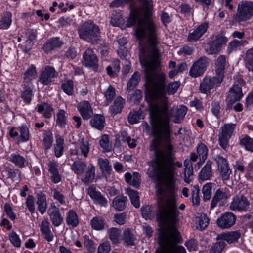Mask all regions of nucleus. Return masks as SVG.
Returning a JSON list of instances; mask_svg holds the SVG:
<instances>
[{
	"mask_svg": "<svg viewBox=\"0 0 253 253\" xmlns=\"http://www.w3.org/2000/svg\"><path fill=\"white\" fill-rule=\"evenodd\" d=\"M160 57L158 48L140 49L139 60L144 68L145 98L149 104L152 134L154 137L151 150L154 152V157L148 162L152 168L148 169L147 174L149 177H157L158 179L170 183L177 175L176 167L181 168L182 164L175 161L172 152L169 125L172 114L169 110L167 93H175L180 83L172 82L166 85V74L158 70Z\"/></svg>",
	"mask_w": 253,
	"mask_h": 253,
	"instance_id": "obj_1",
	"label": "nucleus"
},
{
	"mask_svg": "<svg viewBox=\"0 0 253 253\" xmlns=\"http://www.w3.org/2000/svg\"><path fill=\"white\" fill-rule=\"evenodd\" d=\"M174 176L172 183L158 179L157 177H149L157 180V194L156 220L161 230L159 237L160 247L156 253H186L184 247L176 244L182 242V238L176 225L179 222L180 212L176 201L172 195L176 181Z\"/></svg>",
	"mask_w": 253,
	"mask_h": 253,
	"instance_id": "obj_2",
	"label": "nucleus"
},
{
	"mask_svg": "<svg viewBox=\"0 0 253 253\" xmlns=\"http://www.w3.org/2000/svg\"><path fill=\"white\" fill-rule=\"evenodd\" d=\"M132 0H114L109 4L110 8L122 7ZM144 10L143 18L141 26L139 25L134 29V35L140 42L147 39L149 46L147 47H158L157 28L154 20L152 19L153 5L149 0H139ZM139 47H145L141 43Z\"/></svg>",
	"mask_w": 253,
	"mask_h": 253,
	"instance_id": "obj_3",
	"label": "nucleus"
},
{
	"mask_svg": "<svg viewBox=\"0 0 253 253\" xmlns=\"http://www.w3.org/2000/svg\"><path fill=\"white\" fill-rule=\"evenodd\" d=\"M78 33L81 39L92 44H97L100 41V29L97 25L91 20L86 21L79 29Z\"/></svg>",
	"mask_w": 253,
	"mask_h": 253,
	"instance_id": "obj_4",
	"label": "nucleus"
},
{
	"mask_svg": "<svg viewBox=\"0 0 253 253\" xmlns=\"http://www.w3.org/2000/svg\"><path fill=\"white\" fill-rule=\"evenodd\" d=\"M253 16V2L242 1L239 4L237 11L233 19L238 22H244L250 20Z\"/></svg>",
	"mask_w": 253,
	"mask_h": 253,
	"instance_id": "obj_5",
	"label": "nucleus"
},
{
	"mask_svg": "<svg viewBox=\"0 0 253 253\" xmlns=\"http://www.w3.org/2000/svg\"><path fill=\"white\" fill-rule=\"evenodd\" d=\"M235 127L234 124H226L221 127V132L218 135V141L220 146L226 150Z\"/></svg>",
	"mask_w": 253,
	"mask_h": 253,
	"instance_id": "obj_6",
	"label": "nucleus"
},
{
	"mask_svg": "<svg viewBox=\"0 0 253 253\" xmlns=\"http://www.w3.org/2000/svg\"><path fill=\"white\" fill-rule=\"evenodd\" d=\"M209 63V59L207 57H201L195 62L191 67L189 71L190 76L194 78L201 76L205 71Z\"/></svg>",
	"mask_w": 253,
	"mask_h": 253,
	"instance_id": "obj_7",
	"label": "nucleus"
},
{
	"mask_svg": "<svg viewBox=\"0 0 253 253\" xmlns=\"http://www.w3.org/2000/svg\"><path fill=\"white\" fill-rule=\"evenodd\" d=\"M219 77L216 75V77H205L200 84V90L202 93L208 94L210 93L211 89L215 86L220 84L223 81V79L219 82Z\"/></svg>",
	"mask_w": 253,
	"mask_h": 253,
	"instance_id": "obj_8",
	"label": "nucleus"
},
{
	"mask_svg": "<svg viewBox=\"0 0 253 253\" xmlns=\"http://www.w3.org/2000/svg\"><path fill=\"white\" fill-rule=\"evenodd\" d=\"M236 220V215L232 212H227L217 219L216 224L222 229H228L235 224Z\"/></svg>",
	"mask_w": 253,
	"mask_h": 253,
	"instance_id": "obj_9",
	"label": "nucleus"
},
{
	"mask_svg": "<svg viewBox=\"0 0 253 253\" xmlns=\"http://www.w3.org/2000/svg\"><path fill=\"white\" fill-rule=\"evenodd\" d=\"M250 205V202L243 195L235 196L231 202L230 208L232 211H246Z\"/></svg>",
	"mask_w": 253,
	"mask_h": 253,
	"instance_id": "obj_10",
	"label": "nucleus"
},
{
	"mask_svg": "<svg viewBox=\"0 0 253 253\" xmlns=\"http://www.w3.org/2000/svg\"><path fill=\"white\" fill-rule=\"evenodd\" d=\"M98 59L92 50L88 48L84 54L83 64L96 71L97 70Z\"/></svg>",
	"mask_w": 253,
	"mask_h": 253,
	"instance_id": "obj_11",
	"label": "nucleus"
},
{
	"mask_svg": "<svg viewBox=\"0 0 253 253\" xmlns=\"http://www.w3.org/2000/svg\"><path fill=\"white\" fill-rule=\"evenodd\" d=\"M57 73L53 67L46 66L42 71L40 81L44 85H48L53 81V79L57 76Z\"/></svg>",
	"mask_w": 253,
	"mask_h": 253,
	"instance_id": "obj_12",
	"label": "nucleus"
},
{
	"mask_svg": "<svg viewBox=\"0 0 253 253\" xmlns=\"http://www.w3.org/2000/svg\"><path fill=\"white\" fill-rule=\"evenodd\" d=\"M50 221L55 227L59 226L63 221V218L60 210L54 204H51L48 210Z\"/></svg>",
	"mask_w": 253,
	"mask_h": 253,
	"instance_id": "obj_13",
	"label": "nucleus"
},
{
	"mask_svg": "<svg viewBox=\"0 0 253 253\" xmlns=\"http://www.w3.org/2000/svg\"><path fill=\"white\" fill-rule=\"evenodd\" d=\"M215 160L218 166V169L223 179L227 180L230 173L228 164L226 159L223 157L217 155Z\"/></svg>",
	"mask_w": 253,
	"mask_h": 253,
	"instance_id": "obj_14",
	"label": "nucleus"
},
{
	"mask_svg": "<svg viewBox=\"0 0 253 253\" xmlns=\"http://www.w3.org/2000/svg\"><path fill=\"white\" fill-rule=\"evenodd\" d=\"M209 27V23L205 22L199 25L192 33H190L187 37L189 42H192L198 41L207 32Z\"/></svg>",
	"mask_w": 253,
	"mask_h": 253,
	"instance_id": "obj_15",
	"label": "nucleus"
},
{
	"mask_svg": "<svg viewBox=\"0 0 253 253\" xmlns=\"http://www.w3.org/2000/svg\"><path fill=\"white\" fill-rule=\"evenodd\" d=\"M212 162L209 160L201 169L198 175L200 182L210 180L212 176Z\"/></svg>",
	"mask_w": 253,
	"mask_h": 253,
	"instance_id": "obj_16",
	"label": "nucleus"
},
{
	"mask_svg": "<svg viewBox=\"0 0 253 253\" xmlns=\"http://www.w3.org/2000/svg\"><path fill=\"white\" fill-rule=\"evenodd\" d=\"M87 193L95 203L103 206H105L107 205V202L106 198L102 196L100 192L96 191V188L93 186L88 188Z\"/></svg>",
	"mask_w": 253,
	"mask_h": 253,
	"instance_id": "obj_17",
	"label": "nucleus"
},
{
	"mask_svg": "<svg viewBox=\"0 0 253 253\" xmlns=\"http://www.w3.org/2000/svg\"><path fill=\"white\" fill-rule=\"evenodd\" d=\"M78 109L84 120L89 119L93 115V110L88 101H84L81 102L78 106Z\"/></svg>",
	"mask_w": 253,
	"mask_h": 253,
	"instance_id": "obj_18",
	"label": "nucleus"
},
{
	"mask_svg": "<svg viewBox=\"0 0 253 253\" xmlns=\"http://www.w3.org/2000/svg\"><path fill=\"white\" fill-rule=\"evenodd\" d=\"M48 170L51 174V179L54 183H58L61 180L59 174L58 164L55 161H50L48 164Z\"/></svg>",
	"mask_w": 253,
	"mask_h": 253,
	"instance_id": "obj_19",
	"label": "nucleus"
},
{
	"mask_svg": "<svg viewBox=\"0 0 253 253\" xmlns=\"http://www.w3.org/2000/svg\"><path fill=\"white\" fill-rule=\"evenodd\" d=\"M40 230L44 239L47 242H51L53 240L54 235L50 229L49 222L45 219L43 220L40 225Z\"/></svg>",
	"mask_w": 253,
	"mask_h": 253,
	"instance_id": "obj_20",
	"label": "nucleus"
},
{
	"mask_svg": "<svg viewBox=\"0 0 253 253\" xmlns=\"http://www.w3.org/2000/svg\"><path fill=\"white\" fill-rule=\"evenodd\" d=\"M129 10L130 12L126 21V27L128 28L134 26L139 18V12L137 8L131 5Z\"/></svg>",
	"mask_w": 253,
	"mask_h": 253,
	"instance_id": "obj_21",
	"label": "nucleus"
},
{
	"mask_svg": "<svg viewBox=\"0 0 253 253\" xmlns=\"http://www.w3.org/2000/svg\"><path fill=\"white\" fill-rule=\"evenodd\" d=\"M8 160L19 168H23L28 165L26 159L18 152L11 154L8 156Z\"/></svg>",
	"mask_w": 253,
	"mask_h": 253,
	"instance_id": "obj_22",
	"label": "nucleus"
},
{
	"mask_svg": "<svg viewBox=\"0 0 253 253\" xmlns=\"http://www.w3.org/2000/svg\"><path fill=\"white\" fill-rule=\"evenodd\" d=\"M241 236V233L238 231H231L227 233H222L218 234L217 236V240H222L226 241L228 243L231 244L237 241Z\"/></svg>",
	"mask_w": 253,
	"mask_h": 253,
	"instance_id": "obj_23",
	"label": "nucleus"
},
{
	"mask_svg": "<svg viewBox=\"0 0 253 253\" xmlns=\"http://www.w3.org/2000/svg\"><path fill=\"white\" fill-rule=\"evenodd\" d=\"M216 65V75L219 77V82L221 81V79H223L225 67L226 65V57L224 55H220L217 59L215 63Z\"/></svg>",
	"mask_w": 253,
	"mask_h": 253,
	"instance_id": "obj_24",
	"label": "nucleus"
},
{
	"mask_svg": "<svg viewBox=\"0 0 253 253\" xmlns=\"http://www.w3.org/2000/svg\"><path fill=\"white\" fill-rule=\"evenodd\" d=\"M228 197L226 192H223L221 189H218L213 195L210 205V209L212 210L216 207L220 202L226 200Z\"/></svg>",
	"mask_w": 253,
	"mask_h": 253,
	"instance_id": "obj_25",
	"label": "nucleus"
},
{
	"mask_svg": "<svg viewBox=\"0 0 253 253\" xmlns=\"http://www.w3.org/2000/svg\"><path fill=\"white\" fill-rule=\"evenodd\" d=\"M95 167L94 165L90 164L85 171L84 176L81 178V181L85 184H89L93 182L95 175Z\"/></svg>",
	"mask_w": 253,
	"mask_h": 253,
	"instance_id": "obj_26",
	"label": "nucleus"
},
{
	"mask_svg": "<svg viewBox=\"0 0 253 253\" xmlns=\"http://www.w3.org/2000/svg\"><path fill=\"white\" fill-rule=\"evenodd\" d=\"M127 202L126 197L119 195L114 199L112 202L113 206L116 210L122 211L126 208Z\"/></svg>",
	"mask_w": 253,
	"mask_h": 253,
	"instance_id": "obj_27",
	"label": "nucleus"
},
{
	"mask_svg": "<svg viewBox=\"0 0 253 253\" xmlns=\"http://www.w3.org/2000/svg\"><path fill=\"white\" fill-rule=\"evenodd\" d=\"M184 181L187 183L191 180V177L193 175V167L192 163L190 160L186 159L184 162Z\"/></svg>",
	"mask_w": 253,
	"mask_h": 253,
	"instance_id": "obj_28",
	"label": "nucleus"
},
{
	"mask_svg": "<svg viewBox=\"0 0 253 253\" xmlns=\"http://www.w3.org/2000/svg\"><path fill=\"white\" fill-rule=\"evenodd\" d=\"M5 170L8 178L12 179L13 181L19 182L21 181V172L19 169L13 167H6Z\"/></svg>",
	"mask_w": 253,
	"mask_h": 253,
	"instance_id": "obj_29",
	"label": "nucleus"
},
{
	"mask_svg": "<svg viewBox=\"0 0 253 253\" xmlns=\"http://www.w3.org/2000/svg\"><path fill=\"white\" fill-rule=\"evenodd\" d=\"M91 126L99 130H102L104 127L105 117L100 114H96L90 121Z\"/></svg>",
	"mask_w": 253,
	"mask_h": 253,
	"instance_id": "obj_30",
	"label": "nucleus"
},
{
	"mask_svg": "<svg viewBox=\"0 0 253 253\" xmlns=\"http://www.w3.org/2000/svg\"><path fill=\"white\" fill-rule=\"evenodd\" d=\"M98 164L102 174L105 175L111 174L112 168L108 159L100 158L98 159Z\"/></svg>",
	"mask_w": 253,
	"mask_h": 253,
	"instance_id": "obj_31",
	"label": "nucleus"
},
{
	"mask_svg": "<svg viewBox=\"0 0 253 253\" xmlns=\"http://www.w3.org/2000/svg\"><path fill=\"white\" fill-rule=\"evenodd\" d=\"M37 196V200L36 203L38 205V209L42 214H43L46 212L47 207L45 195L42 193H38Z\"/></svg>",
	"mask_w": 253,
	"mask_h": 253,
	"instance_id": "obj_32",
	"label": "nucleus"
},
{
	"mask_svg": "<svg viewBox=\"0 0 253 253\" xmlns=\"http://www.w3.org/2000/svg\"><path fill=\"white\" fill-rule=\"evenodd\" d=\"M125 101L121 97H118L115 100L113 105L110 107V112L112 114H117L120 113L124 107Z\"/></svg>",
	"mask_w": 253,
	"mask_h": 253,
	"instance_id": "obj_33",
	"label": "nucleus"
},
{
	"mask_svg": "<svg viewBox=\"0 0 253 253\" xmlns=\"http://www.w3.org/2000/svg\"><path fill=\"white\" fill-rule=\"evenodd\" d=\"M12 23V13L10 11L5 12L0 19V29H7Z\"/></svg>",
	"mask_w": 253,
	"mask_h": 253,
	"instance_id": "obj_34",
	"label": "nucleus"
},
{
	"mask_svg": "<svg viewBox=\"0 0 253 253\" xmlns=\"http://www.w3.org/2000/svg\"><path fill=\"white\" fill-rule=\"evenodd\" d=\"M123 240H124V244L127 246H133L135 245V238L130 229L127 228L124 230Z\"/></svg>",
	"mask_w": 253,
	"mask_h": 253,
	"instance_id": "obj_35",
	"label": "nucleus"
},
{
	"mask_svg": "<svg viewBox=\"0 0 253 253\" xmlns=\"http://www.w3.org/2000/svg\"><path fill=\"white\" fill-rule=\"evenodd\" d=\"M126 192L129 197L131 204L136 208H139L140 204L138 192L130 188H127L126 189Z\"/></svg>",
	"mask_w": 253,
	"mask_h": 253,
	"instance_id": "obj_36",
	"label": "nucleus"
},
{
	"mask_svg": "<svg viewBox=\"0 0 253 253\" xmlns=\"http://www.w3.org/2000/svg\"><path fill=\"white\" fill-rule=\"evenodd\" d=\"M38 111L39 113H42L44 118H50L52 115L53 108L48 103H44L38 106Z\"/></svg>",
	"mask_w": 253,
	"mask_h": 253,
	"instance_id": "obj_37",
	"label": "nucleus"
},
{
	"mask_svg": "<svg viewBox=\"0 0 253 253\" xmlns=\"http://www.w3.org/2000/svg\"><path fill=\"white\" fill-rule=\"evenodd\" d=\"M24 89L21 97L25 103L29 104L33 96V91L30 84H26L25 83L24 84Z\"/></svg>",
	"mask_w": 253,
	"mask_h": 253,
	"instance_id": "obj_38",
	"label": "nucleus"
},
{
	"mask_svg": "<svg viewBox=\"0 0 253 253\" xmlns=\"http://www.w3.org/2000/svg\"><path fill=\"white\" fill-rule=\"evenodd\" d=\"M86 164L84 162L75 161L71 166L72 170L78 176H82L86 168Z\"/></svg>",
	"mask_w": 253,
	"mask_h": 253,
	"instance_id": "obj_39",
	"label": "nucleus"
},
{
	"mask_svg": "<svg viewBox=\"0 0 253 253\" xmlns=\"http://www.w3.org/2000/svg\"><path fill=\"white\" fill-rule=\"evenodd\" d=\"M140 81L139 72L136 71L131 76V78L127 83L126 89L130 91L133 90L138 85Z\"/></svg>",
	"mask_w": 253,
	"mask_h": 253,
	"instance_id": "obj_40",
	"label": "nucleus"
},
{
	"mask_svg": "<svg viewBox=\"0 0 253 253\" xmlns=\"http://www.w3.org/2000/svg\"><path fill=\"white\" fill-rule=\"evenodd\" d=\"M63 42L58 37L50 38L43 44L42 47H61Z\"/></svg>",
	"mask_w": 253,
	"mask_h": 253,
	"instance_id": "obj_41",
	"label": "nucleus"
},
{
	"mask_svg": "<svg viewBox=\"0 0 253 253\" xmlns=\"http://www.w3.org/2000/svg\"><path fill=\"white\" fill-rule=\"evenodd\" d=\"M36 75V68L34 65H32L24 74V83L30 84L29 83L35 78Z\"/></svg>",
	"mask_w": 253,
	"mask_h": 253,
	"instance_id": "obj_42",
	"label": "nucleus"
},
{
	"mask_svg": "<svg viewBox=\"0 0 253 253\" xmlns=\"http://www.w3.org/2000/svg\"><path fill=\"white\" fill-rule=\"evenodd\" d=\"M213 183L209 182L204 185L202 188V192L203 195V200L206 202L209 201L212 195V188Z\"/></svg>",
	"mask_w": 253,
	"mask_h": 253,
	"instance_id": "obj_43",
	"label": "nucleus"
},
{
	"mask_svg": "<svg viewBox=\"0 0 253 253\" xmlns=\"http://www.w3.org/2000/svg\"><path fill=\"white\" fill-rule=\"evenodd\" d=\"M90 224L93 229L101 230L104 228L105 223L102 217L96 216L91 220Z\"/></svg>",
	"mask_w": 253,
	"mask_h": 253,
	"instance_id": "obj_44",
	"label": "nucleus"
},
{
	"mask_svg": "<svg viewBox=\"0 0 253 253\" xmlns=\"http://www.w3.org/2000/svg\"><path fill=\"white\" fill-rule=\"evenodd\" d=\"M124 22L123 16L120 12H113L110 19V24L114 27H119Z\"/></svg>",
	"mask_w": 253,
	"mask_h": 253,
	"instance_id": "obj_45",
	"label": "nucleus"
},
{
	"mask_svg": "<svg viewBox=\"0 0 253 253\" xmlns=\"http://www.w3.org/2000/svg\"><path fill=\"white\" fill-rule=\"evenodd\" d=\"M244 60L246 67L249 71H253V48L247 50Z\"/></svg>",
	"mask_w": 253,
	"mask_h": 253,
	"instance_id": "obj_46",
	"label": "nucleus"
},
{
	"mask_svg": "<svg viewBox=\"0 0 253 253\" xmlns=\"http://www.w3.org/2000/svg\"><path fill=\"white\" fill-rule=\"evenodd\" d=\"M109 237L113 244H117L119 243V237L121 231L116 228H111L109 229L108 231Z\"/></svg>",
	"mask_w": 253,
	"mask_h": 253,
	"instance_id": "obj_47",
	"label": "nucleus"
},
{
	"mask_svg": "<svg viewBox=\"0 0 253 253\" xmlns=\"http://www.w3.org/2000/svg\"><path fill=\"white\" fill-rule=\"evenodd\" d=\"M187 111V107L184 105H180L179 108L176 109L175 119L173 122L175 123H179L183 120Z\"/></svg>",
	"mask_w": 253,
	"mask_h": 253,
	"instance_id": "obj_48",
	"label": "nucleus"
},
{
	"mask_svg": "<svg viewBox=\"0 0 253 253\" xmlns=\"http://www.w3.org/2000/svg\"><path fill=\"white\" fill-rule=\"evenodd\" d=\"M228 95L237 101L239 100L243 96L241 87L238 85H234L231 88Z\"/></svg>",
	"mask_w": 253,
	"mask_h": 253,
	"instance_id": "obj_49",
	"label": "nucleus"
},
{
	"mask_svg": "<svg viewBox=\"0 0 253 253\" xmlns=\"http://www.w3.org/2000/svg\"><path fill=\"white\" fill-rule=\"evenodd\" d=\"M66 221L68 225H71L72 227H76L79 223L77 215L75 212L73 210H70L66 218Z\"/></svg>",
	"mask_w": 253,
	"mask_h": 253,
	"instance_id": "obj_50",
	"label": "nucleus"
},
{
	"mask_svg": "<svg viewBox=\"0 0 253 253\" xmlns=\"http://www.w3.org/2000/svg\"><path fill=\"white\" fill-rule=\"evenodd\" d=\"M240 144L246 150L253 152V138L247 136L241 139Z\"/></svg>",
	"mask_w": 253,
	"mask_h": 253,
	"instance_id": "obj_51",
	"label": "nucleus"
},
{
	"mask_svg": "<svg viewBox=\"0 0 253 253\" xmlns=\"http://www.w3.org/2000/svg\"><path fill=\"white\" fill-rule=\"evenodd\" d=\"M64 140L61 137H59L56 139V144L54 146L55 155L57 158H59L63 154L64 150L63 147Z\"/></svg>",
	"mask_w": 253,
	"mask_h": 253,
	"instance_id": "obj_52",
	"label": "nucleus"
},
{
	"mask_svg": "<svg viewBox=\"0 0 253 253\" xmlns=\"http://www.w3.org/2000/svg\"><path fill=\"white\" fill-rule=\"evenodd\" d=\"M200 189L198 185H195L193 187L192 194V202L193 205L195 206H198L200 205V198L199 196Z\"/></svg>",
	"mask_w": 253,
	"mask_h": 253,
	"instance_id": "obj_53",
	"label": "nucleus"
},
{
	"mask_svg": "<svg viewBox=\"0 0 253 253\" xmlns=\"http://www.w3.org/2000/svg\"><path fill=\"white\" fill-rule=\"evenodd\" d=\"M226 243L224 241H219L215 243L211 247L209 253H221L225 248Z\"/></svg>",
	"mask_w": 253,
	"mask_h": 253,
	"instance_id": "obj_54",
	"label": "nucleus"
},
{
	"mask_svg": "<svg viewBox=\"0 0 253 253\" xmlns=\"http://www.w3.org/2000/svg\"><path fill=\"white\" fill-rule=\"evenodd\" d=\"M100 145L101 147L104 149V151L109 152L112 148L111 143L109 141V136L107 135H103L101 137L100 140Z\"/></svg>",
	"mask_w": 253,
	"mask_h": 253,
	"instance_id": "obj_55",
	"label": "nucleus"
},
{
	"mask_svg": "<svg viewBox=\"0 0 253 253\" xmlns=\"http://www.w3.org/2000/svg\"><path fill=\"white\" fill-rule=\"evenodd\" d=\"M65 114V112L63 110H59L57 114L56 124L61 128L65 127L66 125V119Z\"/></svg>",
	"mask_w": 253,
	"mask_h": 253,
	"instance_id": "obj_56",
	"label": "nucleus"
},
{
	"mask_svg": "<svg viewBox=\"0 0 253 253\" xmlns=\"http://www.w3.org/2000/svg\"><path fill=\"white\" fill-rule=\"evenodd\" d=\"M104 95L106 97V105H108L112 102L116 95L114 88L110 85L105 92Z\"/></svg>",
	"mask_w": 253,
	"mask_h": 253,
	"instance_id": "obj_57",
	"label": "nucleus"
},
{
	"mask_svg": "<svg viewBox=\"0 0 253 253\" xmlns=\"http://www.w3.org/2000/svg\"><path fill=\"white\" fill-rule=\"evenodd\" d=\"M141 112L138 111L131 112L128 116V121L131 124L137 123L141 119Z\"/></svg>",
	"mask_w": 253,
	"mask_h": 253,
	"instance_id": "obj_58",
	"label": "nucleus"
},
{
	"mask_svg": "<svg viewBox=\"0 0 253 253\" xmlns=\"http://www.w3.org/2000/svg\"><path fill=\"white\" fill-rule=\"evenodd\" d=\"M208 149L207 147L203 143L199 144L197 148V152L199 156V158H202V160L204 158H207Z\"/></svg>",
	"mask_w": 253,
	"mask_h": 253,
	"instance_id": "obj_59",
	"label": "nucleus"
},
{
	"mask_svg": "<svg viewBox=\"0 0 253 253\" xmlns=\"http://www.w3.org/2000/svg\"><path fill=\"white\" fill-rule=\"evenodd\" d=\"M20 139L22 142H26L29 139V131L26 125H22L20 127Z\"/></svg>",
	"mask_w": 253,
	"mask_h": 253,
	"instance_id": "obj_60",
	"label": "nucleus"
},
{
	"mask_svg": "<svg viewBox=\"0 0 253 253\" xmlns=\"http://www.w3.org/2000/svg\"><path fill=\"white\" fill-rule=\"evenodd\" d=\"M141 211L143 217L146 219H151L152 217V207L150 205L142 206Z\"/></svg>",
	"mask_w": 253,
	"mask_h": 253,
	"instance_id": "obj_61",
	"label": "nucleus"
},
{
	"mask_svg": "<svg viewBox=\"0 0 253 253\" xmlns=\"http://www.w3.org/2000/svg\"><path fill=\"white\" fill-rule=\"evenodd\" d=\"M199 225L201 230H204L207 227L209 222V219L205 213H201L198 217Z\"/></svg>",
	"mask_w": 253,
	"mask_h": 253,
	"instance_id": "obj_62",
	"label": "nucleus"
},
{
	"mask_svg": "<svg viewBox=\"0 0 253 253\" xmlns=\"http://www.w3.org/2000/svg\"><path fill=\"white\" fill-rule=\"evenodd\" d=\"M53 136L50 132L46 133L43 139V144L46 150L50 149L52 145Z\"/></svg>",
	"mask_w": 253,
	"mask_h": 253,
	"instance_id": "obj_63",
	"label": "nucleus"
},
{
	"mask_svg": "<svg viewBox=\"0 0 253 253\" xmlns=\"http://www.w3.org/2000/svg\"><path fill=\"white\" fill-rule=\"evenodd\" d=\"M28 33V37L25 40L26 45L25 47H26L28 45H33L37 37V33L33 29H30Z\"/></svg>",
	"mask_w": 253,
	"mask_h": 253,
	"instance_id": "obj_64",
	"label": "nucleus"
}]
</instances>
